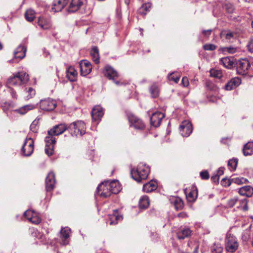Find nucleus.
<instances>
[{
	"mask_svg": "<svg viewBox=\"0 0 253 253\" xmlns=\"http://www.w3.org/2000/svg\"><path fill=\"white\" fill-rule=\"evenodd\" d=\"M97 192L101 197L107 198L112 194H117L121 191V187L117 181H108L101 183L97 188Z\"/></svg>",
	"mask_w": 253,
	"mask_h": 253,
	"instance_id": "f257e3e1",
	"label": "nucleus"
},
{
	"mask_svg": "<svg viewBox=\"0 0 253 253\" xmlns=\"http://www.w3.org/2000/svg\"><path fill=\"white\" fill-rule=\"evenodd\" d=\"M29 80V75L25 72H18L7 79L6 85L8 88L11 86L21 85L27 83Z\"/></svg>",
	"mask_w": 253,
	"mask_h": 253,
	"instance_id": "f03ea898",
	"label": "nucleus"
},
{
	"mask_svg": "<svg viewBox=\"0 0 253 253\" xmlns=\"http://www.w3.org/2000/svg\"><path fill=\"white\" fill-rule=\"evenodd\" d=\"M150 172V169L148 166L140 164L136 170L131 169V177L137 182H141L143 180H146Z\"/></svg>",
	"mask_w": 253,
	"mask_h": 253,
	"instance_id": "7ed1b4c3",
	"label": "nucleus"
},
{
	"mask_svg": "<svg viewBox=\"0 0 253 253\" xmlns=\"http://www.w3.org/2000/svg\"><path fill=\"white\" fill-rule=\"evenodd\" d=\"M86 125L83 121H77L68 124V132L72 136H82L86 132Z\"/></svg>",
	"mask_w": 253,
	"mask_h": 253,
	"instance_id": "20e7f679",
	"label": "nucleus"
},
{
	"mask_svg": "<svg viewBox=\"0 0 253 253\" xmlns=\"http://www.w3.org/2000/svg\"><path fill=\"white\" fill-rule=\"evenodd\" d=\"M239 247V243L236 237L231 234H227L225 239V248L227 252H235Z\"/></svg>",
	"mask_w": 253,
	"mask_h": 253,
	"instance_id": "39448f33",
	"label": "nucleus"
},
{
	"mask_svg": "<svg viewBox=\"0 0 253 253\" xmlns=\"http://www.w3.org/2000/svg\"><path fill=\"white\" fill-rule=\"evenodd\" d=\"M250 67V62L247 58L241 59L236 62V70L238 74L246 75Z\"/></svg>",
	"mask_w": 253,
	"mask_h": 253,
	"instance_id": "423d86ee",
	"label": "nucleus"
},
{
	"mask_svg": "<svg viewBox=\"0 0 253 253\" xmlns=\"http://www.w3.org/2000/svg\"><path fill=\"white\" fill-rule=\"evenodd\" d=\"M69 5L68 8L69 12L74 13L78 11H81L86 6V0H70Z\"/></svg>",
	"mask_w": 253,
	"mask_h": 253,
	"instance_id": "0eeeda50",
	"label": "nucleus"
},
{
	"mask_svg": "<svg viewBox=\"0 0 253 253\" xmlns=\"http://www.w3.org/2000/svg\"><path fill=\"white\" fill-rule=\"evenodd\" d=\"M34 150V141L32 138H26L21 148V153L24 157H29Z\"/></svg>",
	"mask_w": 253,
	"mask_h": 253,
	"instance_id": "6e6552de",
	"label": "nucleus"
},
{
	"mask_svg": "<svg viewBox=\"0 0 253 253\" xmlns=\"http://www.w3.org/2000/svg\"><path fill=\"white\" fill-rule=\"evenodd\" d=\"M128 120L130 123V126H133L136 129L143 130L146 127L144 122L133 114L128 116Z\"/></svg>",
	"mask_w": 253,
	"mask_h": 253,
	"instance_id": "1a4fd4ad",
	"label": "nucleus"
},
{
	"mask_svg": "<svg viewBox=\"0 0 253 253\" xmlns=\"http://www.w3.org/2000/svg\"><path fill=\"white\" fill-rule=\"evenodd\" d=\"M66 130L68 131V124L61 123L54 126L52 128L48 130V136L55 138L54 136H58L63 133Z\"/></svg>",
	"mask_w": 253,
	"mask_h": 253,
	"instance_id": "9d476101",
	"label": "nucleus"
},
{
	"mask_svg": "<svg viewBox=\"0 0 253 253\" xmlns=\"http://www.w3.org/2000/svg\"><path fill=\"white\" fill-rule=\"evenodd\" d=\"M56 106V100L49 98L41 100L40 103V109L46 111H52Z\"/></svg>",
	"mask_w": 253,
	"mask_h": 253,
	"instance_id": "9b49d317",
	"label": "nucleus"
},
{
	"mask_svg": "<svg viewBox=\"0 0 253 253\" xmlns=\"http://www.w3.org/2000/svg\"><path fill=\"white\" fill-rule=\"evenodd\" d=\"M103 73L105 77L109 80H112L116 84H120V82L118 81V73L111 66L109 65L106 66Z\"/></svg>",
	"mask_w": 253,
	"mask_h": 253,
	"instance_id": "f8f14e48",
	"label": "nucleus"
},
{
	"mask_svg": "<svg viewBox=\"0 0 253 253\" xmlns=\"http://www.w3.org/2000/svg\"><path fill=\"white\" fill-rule=\"evenodd\" d=\"M184 194L187 202L194 203L198 196V189L195 185H192L190 188L184 189Z\"/></svg>",
	"mask_w": 253,
	"mask_h": 253,
	"instance_id": "ddd939ff",
	"label": "nucleus"
},
{
	"mask_svg": "<svg viewBox=\"0 0 253 253\" xmlns=\"http://www.w3.org/2000/svg\"><path fill=\"white\" fill-rule=\"evenodd\" d=\"M37 23L43 30L49 29L52 25L51 17L46 15H42L39 17Z\"/></svg>",
	"mask_w": 253,
	"mask_h": 253,
	"instance_id": "4468645a",
	"label": "nucleus"
},
{
	"mask_svg": "<svg viewBox=\"0 0 253 253\" xmlns=\"http://www.w3.org/2000/svg\"><path fill=\"white\" fill-rule=\"evenodd\" d=\"M46 143L45 147V152L48 156H51L54 152V145L56 143L55 138H52L51 136H46L45 138Z\"/></svg>",
	"mask_w": 253,
	"mask_h": 253,
	"instance_id": "2eb2a0df",
	"label": "nucleus"
},
{
	"mask_svg": "<svg viewBox=\"0 0 253 253\" xmlns=\"http://www.w3.org/2000/svg\"><path fill=\"white\" fill-rule=\"evenodd\" d=\"M55 175L53 171L49 172L45 178V188L47 192L52 191L55 188Z\"/></svg>",
	"mask_w": 253,
	"mask_h": 253,
	"instance_id": "dca6fc26",
	"label": "nucleus"
},
{
	"mask_svg": "<svg viewBox=\"0 0 253 253\" xmlns=\"http://www.w3.org/2000/svg\"><path fill=\"white\" fill-rule=\"evenodd\" d=\"M179 129L180 133L183 137H188L189 136L193 130L191 123L187 121H183L180 125Z\"/></svg>",
	"mask_w": 253,
	"mask_h": 253,
	"instance_id": "f3484780",
	"label": "nucleus"
},
{
	"mask_svg": "<svg viewBox=\"0 0 253 253\" xmlns=\"http://www.w3.org/2000/svg\"><path fill=\"white\" fill-rule=\"evenodd\" d=\"M164 117V114L160 112L154 113L150 118L151 125L155 127L159 126L161 124L162 119Z\"/></svg>",
	"mask_w": 253,
	"mask_h": 253,
	"instance_id": "a211bd4d",
	"label": "nucleus"
},
{
	"mask_svg": "<svg viewBox=\"0 0 253 253\" xmlns=\"http://www.w3.org/2000/svg\"><path fill=\"white\" fill-rule=\"evenodd\" d=\"M80 67L81 75L85 76L89 74L92 70L91 64L88 61L83 60L81 61L79 63Z\"/></svg>",
	"mask_w": 253,
	"mask_h": 253,
	"instance_id": "6ab92c4d",
	"label": "nucleus"
},
{
	"mask_svg": "<svg viewBox=\"0 0 253 253\" xmlns=\"http://www.w3.org/2000/svg\"><path fill=\"white\" fill-rule=\"evenodd\" d=\"M104 115L103 109L100 106H96L92 110L91 117L94 121L99 122Z\"/></svg>",
	"mask_w": 253,
	"mask_h": 253,
	"instance_id": "aec40b11",
	"label": "nucleus"
},
{
	"mask_svg": "<svg viewBox=\"0 0 253 253\" xmlns=\"http://www.w3.org/2000/svg\"><path fill=\"white\" fill-rule=\"evenodd\" d=\"M70 0H54L52 10L54 12L61 11L69 3Z\"/></svg>",
	"mask_w": 253,
	"mask_h": 253,
	"instance_id": "412c9836",
	"label": "nucleus"
},
{
	"mask_svg": "<svg viewBox=\"0 0 253 253\" xmlns=\"http://www.w3.org/2000/svg\"><path fill=\"white\" fill-rule=\"evenodd\" d=\"M192 231L188 227H184L179 228L176 232V237L179 240H183L186 238L190 237L191 235Z\"/></svg>",
	"mask_w": 253,
	"mask_h": 253,
	"instance_id": "4be33fe9",
	"label": "nucleus"
},
{
	"mask_svg": "<svg viewBox=\"0 0 253 253\" xmlns=\"http://www.w3.org/2000/svg\"><path fill=\"white\" fill-rule=\"evenodd\" d=\"M241 83V80L238 77L232 78L224 86L226 90H231L238 86Z\"/></svg>",
	"mask_w": 253,
	"mask_h": 253,
	"instance_id": "5701e85b",
	"label": "nucleus"
},
{
	"mask_svg": "<svg viewBox=\"0 0 253 253\" xmlns=\"http://www.w3.org/2000/svg\"><path fill=\"white\" fill-rule=\"evenodd\" d=\"M169 202L177 211L182 210L184 207L183 201L178 197H173L170 198Z\"/></svg>",
	"mask_w": 253,
	"mask_h": 253,
	"instance_id": "b1692460",
	"label": "nucleus"
},
{
	"mask_svg": "<svg viewBox=\"0 0 253 253\" xmlns=\"http://www.w3.org/2000/svg\"><path fill=\"white\" fill-rule=\"evenodd\" d=\"M27 48L25 46L19 45L14 52L15 59H18L19 60L22 59L26 55Z\"/></svg>",
	"mask_w": 253,
	"mask_h": 253,
	"instance_id": "393cba45",
	"label": "nucleus"
},
{
	"mask_svg": "<svg viewBox=\"0 0 253 253\" xmlns=\"http://www.w3.org/2000/svg\"><path fill=\"white\" fill-rule=\"evenodd\" d=\"M108 217L109 224L111 225H116L119 220L123 219L122 216L119 214L118 210H114L113 214H109Z\"/></svg>",
	"mask_w": 253,
	"mask_h": 253,
	"instance_id": "a878e982",
	"label": "nucleus"
},
{
	"mask_svg": "<svg viewBox=\"0 0 253 253\" xmlns=\"http://www.w3.org/2000/svg\"><path fill=\"white\" fill-rule=\"evenodd\" d=\"M78 72L74 67L70 66L66 71V77L68 79L72 82H74L77 80Z\"/></svg>",
	"mask_w": 253,
	"mask_h": 253,
	"instance_id": "bb28decb",
	"label": "nucleus"
},
{
	"mask_svg": "<svg viewBox=\"0 0 253 253\" xmlns=\"http://www.w3.org/2000/svg\"><path fill=\"white\" fill-rule=\"evenodd\" d=\"M158 185L156 181L151 180L143 185V191L146 193L151 192L157 188Z\"/></svg>",
	"mask_w": 253,
	"mask_h": 253,
	"instance_id": "cd10ccee",
	"label": "nucleus"
},
{
	"mask_svg": "<svg viewBox=\"0 0 253 253\" xmlns=\"http://www.w3.org/2000/svg\"><path fill=\"white\" fill-rule=\"evenodd\" d=\"M239 193L241 195L250 197L253 194V188L249 185L242 187L239 189Z\"/></svg>",
	"mask_w": 253,
	"mask_h": 253,
	"instance_id": "c85d7f7f",
	"label": "nucleus"
},
{
	"mask_svg": "<svg viewBox=\"0 0 253 253\" xmlns=\"http://www.w3.org/2000/svg\"><path fill=\"white\" fill-rule=\"evenodd\" d=\"M152 6V4L150 2H147L143 3L139 8L138 10V13L143 16H145L147 12L150 11Z\"/></svg>",
	"mask_w": 253,
	"mask_h": 253,
	"instance_id": "c756f323",
	"label": "nucleus"
},
{
	"mask_svg": "<svg viewBox=\"0 0 253 253\" xmlns=\"http://www.w3.org/2000/svg\"><path fill=\"white\" fill-rule=\"evenodd\" d=\"M36 108V105L34 104H28L20 107L19 109H15L13 111L20 115H24L28 111L32 110Z\"/></svg>",
	"mask_w": 253,
	"mask_h": 253,
	"instance_id": "7c9ffc66",
	"label": "nucleus"
},
{
	"mask_svg": "<svg viewBox=\"0 0 253 253\" xmlns=\"http://www.w3.org/2000/svg\"><path fill=\"white\" fill-rule=\"evenodd\" d=\"M90 54L95 63L96 64H98L100 62V56L99 53V49L97 46H94L92 47Z\"/></svg>",
	"mask_w": 253,
	"mask_h": 253,
	"instance_id": "2f4dec72",
	"label": "nucleus"
},
{
	"mask_svg": "<svg viewBox=\"0 0 253 253\" xmlns=\"http://www.w3.org/2000/svg\"><path fill=\"white\" fill-rule=\"evenodd\" d=\"M150 205V200L146 195L141 197L139 202V207L141 209H146Z\"/></svg>",
	"mask_w": 253,
	"mask_h": 253,
	"instance_id": "473e14b6",
	"label": "nucleus"
},
{
	"mask_svg": "<svg viewBox=\"0 0 253 253\" xmlns=\"http://www.w3.org/2000/svg\"><path fill=\"white\" fill-rule=\"evenodd\" d=\"M243 152L245 156H250L253 154V142H249L243 147Z\"/></svg>",
	"mask_w": 253,
	"mask_h": 253,
	"instance_id": "72a5a7b5",
	"label": "nucleus"
},
{
	"mask_svg": "<svg viewBox=\"0 0 253 253\" xmlns=\"http://www.w3.org/2000/svg\"><path fill=\"white\" fill-rule=\"evenodd\" d=\"M149 91L153 98L158 97L159 94V88L156 83L153 84L149 87Z\"/></svg>",
	"mask_w": 253,
	"mask_h": 253,
	"instance_id": "f704fd0d",
	"label": "nucleus"
},
{
	"mask_svg": "<svg viewBox=\"0 0 253 253\" xmlns=\"http://www.w3.org/2000/svg\"><path fill=\"white\" fill-rule=\"evenodd\" d=\"M25 18L28 22H33L36 18V12L31 9H27L25 13Z\"/></svg>",
	"mask_w": 253,
	"mask_h": 253,
	"instance_id": "c9c22d12",
	"label": "nucleus"
},
{
	"mask_svg": "<svg viewBox=\"0 0 253 253\" xmlns=\"http://www.w3.org/2000/svg\"><path fill=\"white\" fill-rule=\"evenodd\" d=\"M220 63L227 69H231L234 64L233 61L231 60L228 57L222 58L220 59Z\"/></svg>",
	"mask_w": 253,
	"mask_h": 253,
	"instance_id": "e433bc0d",
	"label": "nucleus"
},
{
	"mask_svg": "<svg viewBox=\"0 0 253 253\" xmlns=\"http://www.w3.org/2000/svg\"><path fill=\"white\" fill-rule=\"evenodd\" d=\"M35 234L36 235L37 238L41 240V242L43 244H46L48 242V239L42 233H40L38 230H36L35 232Z\"/></svg>",
	"mask_w": 253,
	"mask_h": 253,
	"instance_id": "4c0bfd02",
	"label": "nucleus"
},
{
	"mask_svg": "<svg viewBox=\"0 0 253 253\" xmlns=\"http://www.w3.org/2000/svg\"><path fill=\"white\" fill-rule=\"evenodd\" d=\"M238 160L236 158L230 159L228 162V166L230 170H235L236 169Z\"/></svg>",
	"mask_w": 253,
	"mask_h": 253,
	"instance_id": "58836bf2",
	"label": "nucleus"
},
{
	"mask_svg": "<svg viewBox=\"0 0 253 253\" xmlns=\"http://www.w3.org/2000/svg\"><path fill=\"white\" fill-rule=\"evenodd\" d=\"M210 76L212 77L220 79L222 77V72L220 70L211 69L210 70Z\"/></svg>",
	"mask_w": 253,
	"mask_h": 253,
	"instance_id": "ea45409f",
	"label": "nucleus"
},
{
	"mask_svg": "<svg viewBox=\"0 0 253 253\" xmlns=\"http://www.w3.org/2000/svg\"><path fill=\"white\" fill-rule=\"evenodd\" d=\"M232 183H235L238 185L248 183V180L244 177H235L231 178Z\"/></svg>",
	"mask_w": 253,
	"mask_h": 253,
	"instance_id": "a19ab883",
	"label": "nucleus"
},
{
	"mask_svg": "<svg viewBox=\"0 0 253 253\" xmlns=\"http://www.w3.org/2000/svg\"><path fill=\"white\" fill-rule=\"evenodd\" d=\"M238 203H239V206H237L238 208H241L244 211L248 210V200L246 198L240 200H238Z\"/></svg>",
	"mask_w": 253,
	"mask_h": 253,
	"instance_id": "79ce46f5",
	"label": "nucleus"
},
{
	"mask_svg": "<svg viewBox=\"0 0 253 253\" xmlns=\"http://www.w3.org/2000/svg\"><path fill=\"white\" fill-rule=\"evenodd\" d=\"M26 93L28 94L26 95V99L29 100L32 98H33L36 94V91L34 89H33L32 87H29L26 89Z\"/></svg>",
	"mask_w": 253,
	"mask_h": 253,
	"instance_id": "37998d69",
	"label": "nucleus"
},
{
	"mask_svg": "<svg viewBox=\"0 0 253 253\" xmlns=\"http://www.w3.org/2000/svg\"><path fill=\"white\" fill-rule=\"evenodd\" d=\"M13 107V104L12 102H5L3 105L1 106L2 110L6 113H7Z\"/></svg>",
	"mask_w": 253,
	"mask_h": 253,
	"instance_id": "c03bdc74",
	"label": "nucleus"
},
{
	"mask_svg": "<svg viewBox=\"0 0 253 253\" xmlns=\"http://www.w3.org/2000/svg\"><path fill=\"white\" fill-rule=\"evenodd\" d=\"M203 49L205 50L213 51L217 48V46L211 43H207L203 45Z\"/></svg>",
	"mask_w": 253,
	"mask_h": 253,
	"instance_id": "a18cd8bd",
	"label": "nucleus"
},
{
	"mask_svg": "<svg viewBox=\"0 0 253 253\" xmlns=\"http://www.w3.org/2000/svg\"><path fill=\"white\" fill-rule=\"evenodd\" d=\"M221 36H224L225 39L227 40H230L234 36V33L230 31H228V32L226 31H223L221 32Z\"/></svg>",
	"mask_w": 253,
	"mask_h": 253,
	"instance_id": "49530a36",
	"label": "nucleus"
},
{
	"mask_svg": "<svg viewBox=\"0 0 253 253\" xmlns=\"http://www.w3.org/2000/svg\"><path fill=\"white\" fill-rule=\"evenodd\" d=\"M29 221L34 224H38L41 222V218L36 214L29 218Z\"/></svg>",
	"mask_w": 253,
	"mask_h": 253,
	"instance_id": "de8ad7c7",
	"label": "nucleus"
},
{
	"mask_svg": "<svg viewBox=\"0 0 253 253\" xmlns=\"http://www.w3.org/2000/svg\"><path fill=\"white\" fill-rule=\"evenodd\" d=\"M238 202V199L237 198H233L229 200L227 203V207L228 208L233 207L236 203Z\"/></svg>",
	"mask_w": 253,
	"mask_h": 253,
	"instance_id": "09e8293b",
	"label": "nucleus"
},
{
	"mask_svg": "<svg viewBox=\"0 0 253 253\" xmlns=\"http://www.w3.org/2000/svg\"><path fill=\"white\" fill-rule=\"evenodd\" d=\"M226 11L230 14L233 13L234 11L233 5L231 3H226L224 6Z\"/></svg>",
	"mask_w": 253,
	"mask_h": 253,
	"instance_id": "8fccbe9b",
	"label": "nucleus"
},
{
	"mask_svg": "<svg viewBox=\"0 0 253 253\" xmlns=\"http://www.w3.org/2000/svg\"><path fill=\"white\" fill-rule=\"evenodd\" d=\"M60 233L61 238L64 240H66L69 237V230L62 228Z\"/></svg>",
	"mask_w": 253,
	"mask_h": 253,
	"instance_id": "3c124183",
	"label": "nucleus"
},
{
	"mask_svg": "<svg viewBox=\"0 0 253 253\" xmlns=\"http://www.w3.org/2000/svg\"><path fill=\"white\" fill-rule=\"evenodd\" d=\"M232 184L231 178H224L221 181V184L224 187L229 186Z\"/></svg>",
	"mask_w": 253,
	"mask_h": 253,
	"instance_id": "603ef678",
	"label": "nucleus"
},
{
	"mask_svg": "<svg viewBox=\"0 0 253 253\" xmlns=\"http://www.w3.org/2000/svg\"><path fill=\"white\" fill-rule=\"evenodd\" d=\"M223 52H227L230 53H234L236 51V48L232 46L225 47L222 48Z\"/></svg>",
	"mask_w": 253,
	"mask_h": 253,
	"instance_id": "864d4df0",
	"label": "nucleus"
},
{
	"mask_svg": "<svg viewBox=\"0 0 253 253\" xmlns=\"http://www.w3.org/2000/svg\"><path fill=\"white\" fill-rule=\"evenodd\" d=\"M34 214H36V213L34 211L29 210H27L24 213V216L29 220V218L32 217Z\"/></svg>",
	"mask_w": 253,
	"mask_h": 253,
	"instance_id": "5fc2aeb1",
	"label": "nucleus"
},
{
	"mask_svg": "<svg viewBox=\"0 0 253 253\" xmlns=\"http://www.w3.org/2000/svg\"><path fill=\"white\" fill-rule=\"evenodd\" d=\"M169 78L170 81H174L176 83H178L180 78L178 75L174 73L171 74Z\"/></svg>",
	"mask_w": 253,
	"mask_h": 253,
	"instance_id": "6e6d98bb",
	"label": "nucleus"
},
{
	"mask_svg": "<svg viewBox=\"0 0 253 253\" xmlns=\"http://www.w3.org/2000/svg\"><path fill=\"white\" fill-rule=\"evenodd\" d=\"M200 176L203 180H207L210 178V175L208 170H204L200 172Z\"/></svg>",
	"mask_w": 253,
	"mask_h": 253,
	"instance_id": "4d7b16f0",
	"label": "nucleus"
},
{
	"mask_svg": "<svg viewBox=\"0 0 253 253\" xmlns=\"http://www.w3.org/2000/svg\"><path fill=\"white\" fill-rule=\"evenodd\" d=\"M247 47L248 50L250 52L253 53V36L250 38L248 42Z\"/></svg>",
	"mask_w": 253,
	"mask_h": 253,
	"instance_id": "13d9d810",
	"label": "nucleus"
},
{
	"mask_svg": "<svg viewBox=\"0 0 253 253\" xmlns=\"http://www.w3.org/2000/svg\"><path fill=\"white\" fill-rule=\"evenodd\" d=\"M36 122H33L30 125V129L34 133L38 132V130L39 128V126H37V125H35Z\"/></svg>",
	"mask_w": 253,
	"mask_h": 253,
	"instance_id": "bf43d9fd",
	"label": "nucleus"
},
{
	"mask_svg": "<svg viewBox=\"0 0 253 253\" xmlns=\"http://www.w3.org/2000/svg\"><path fill=\"white\" fill-rule=\"evenodd\" d=\"M181 84L184 87H186L189 85V81L188 79L186 77H183L182 79Z\"/></svg>",
	"mask_w": 253,
	"mask_h": 253,
	"instance_id": "052dcab7",
	"label": "nucleus"
},
{
	"mask_svg": "<svg viewBox=\"0 0 253 253\" xmlns=\"http://www.w3.org/2000/svg\"><path fill=\"white\" fill-rule=\"evenodd\" d=\"M212 30L211 29L210 30H204L202 31V34L206 37H209L211 34Z\"/></svg>",
	"mask_w": 253,
	"mask_h": 253,
	"instance_id": "680f3d73",
	"label": "nucleus"
},
{
	"mask_svg": "<svg viewBox=\"0 0 253 253\" xmlns=\"http://www.w3.org/2000/svg\"><path fill=\"white\" fill-rule=\"evenodd\" d=\"M177 216L178 217L181 218H187L188 217V215L187 213V212H184V211H182V212H181L179 213L177 215Z\"/></svg>",
	"mask_w": 253,
	"mask_h": 253,
	"instance_id": "e2e57ef3",
	"label": "nucleus"
},
{
	"mask_svg": "<svg viewBox=\"0 0 253 253\" xmlns=\"http://www.w3.org/2000/svg\"><path fill=\"white\" fill-rule=\"evenodd\" d=\"M219 179V176L217 174L213 175L211 177V180H212V182H213L215 183H218Z\"/></svg>",
	"mask_w": 253,
	"mask_h": 253,
	"instance_id": "0e129e2a",
	"label": "nucleus"
},
{
	"mask_svg": "<svg viewBox=\"0 0 253 253\" xmlns=\"http://www.w3.org/2000/svg\"><path fill=\"white\" fill-rule=\"evenodd\" d=\"M9 88V91L10 92V94H11L12 97L13 98L16 99L17 97V95L16 92L14 90L13 88H11V86H10V88Z\"/></svg>",
	"mask_w": 253,
	"mask_h": 253,
	"instance_id": "69168bd1",
	"label": "nucleus"
},
{
	"mask_svg": "<svg viewBox=\"0 0 253 253\" xmlns=\"http://www.w3.org/2000/svg\"><path fill=\"white\" fill-rule=\"evenodd\" d=\"M223 251V248L222 247H217L216 249H214L212 250V253H221Z\"/></svg>",
	"mask_w": 253,
	"mask_h": 253,
	"instance_id": "338daca9",
	"label": "nucleus"
},
{
	"mask_svg": "<svg viewBox=\"0 0 253 253\" xmlns=\"http://www.w3.org/2000/svg\"><path fill=\"white\" fill-rule=\"evenodd\" d=\"M224 168L223 167H221V168H219V169H218V170L217 171L216 174L218 175L219 176L220 175H223L224 173Z\"/></svg>",
	"mask_w": 253,
	"mask_h": 253,
	"instance_id": "774afa93",
	"label": "nucleus"
}]
</instances>
